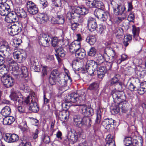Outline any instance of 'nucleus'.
Listing matches in <instances>:
<instances>
[{"label": "nucleus", "instance_id": "nucleus-1", "mask_svg": "<svg viewBox=\"0 0 146 146\" xmlns=\"http://www.w3.org/2000/svg\"><path fill=\"white\" fill-rule=\"evenodd\" d=\"M120 75L116 74L110 80V82L111 86L118 85V91L116 90L112 91L111 95L115 105L113 108V110L115 113H118L121 110L123 112H125L127 110L128 102L126 100V97L122 90V83L120 81Z\"/></svg>", "mask_w": 146, "mask_h": 146}, {"label": "nucleus", "instance_id": "nucleus-2", "mask_svg": "<svg viewBox=\"0 0 146 146\" xmlns=\"http://www.w3.org/2000/svg\"><path fill=\"white\" fill-rule=\"evenodd\" d=\"M37 100L36 94L34 92H33L30 94L29 96L25 98L24 102L27 104H29V110L35 113L39 110V107L36 102Z\"/></svg>", "mask_w": 146, "mask_h": 146}, {"label": "nucleus", "instance_id": "nucleus-3", "mask_svg": "<svg viewBox=\"0 0 146 146\" xmlns=\"http://www.w3.org/2000/svg\"><path fill=\"white\" fill-rule=\"evenodd\" d=\"M74 124L76 126L81 127L82 126H90L91 123V119L87 117H81L79 115L74 117Z\"/></svg>", "mask_w": 146, "mask_h": 146}, {"label": "nucleus", "instance_id": "nucleus-4", "mask_svg": "<svg viewBox=\"0 0 146 146\" xmlns=\"http://www.w3.org/2000/svg\"><path fill=\"white\" fill-rule=\"evenodd\" d=\"M85 99L86 96L85 95L79 96L78 94L75 93L70 94L66 98H65V101L68 103L80 102L82 100H84Z\"/></svg>", "mask_w": 146, "mask_h": 146}, {"label": "nucleus", "instance_id": "nucleus-5", "mask_svg": "<svg viewBox=\"0 0 146 146\" xmlns=\"http://www.w3.org/2000/svg\"><path fill=\"white\" fill-rule=\"evenodd\" d=\"M0 48V59L7 58L10 55L11 50L7 42H4L2 44Z\"/></svg>", "mask_w": 146, "mask_h": 146}, {"label": "nucleus", "instance_id": "nucleus-6", "mask_svg": "<svg viewBox=\"0 0 146 146\" xmlns=\"http://www.w3.org/2000/svg\"><path fill=\"white\" fill-rule=\"evenodd\" d=\"M118 2V0H116L115 1H112L111 2V4L113 6L114 14L116 15H123L124 14H126L125 7L120 3H117Z\"/></svg>", "mask_w": 146, "mask_h": 146}, {"label": "nucleus", "instance_id": "nucleus-7", "mask_svg": "<svg viewBox=\"0 0 146 146\" xmlns=\"http://www.w3.org/2000/svg\"><path fill=\"white\" fill-rule=\"evenodd\" d=\"M95 16L101 21H106L109 15L108 12H104V10L96 9L94 12Z\"/></svg>", "mask_w": 146, "mask_h": 146}, {"label": "nucleus", "instance_id": "nucleus-8", "mask_svg": "<svg viewBox=\"0 0 146 146\" xmlns=\"http://www.w3.org/2000/svg\"><path fill=\"white\" fill-rule=\"evenodd\" d=\"M1 80L5 86L7 88L13 86L15 83V80L13 78L7 74L4 75L2 76Z\"/></svg>", "mask_w": 146, "mask_h": 146}, {"label": "nucleus", "instance_id": "nucleus-9", "mask_svg": "<svg viewBox=\"0 0 146 146\" xmlns=\"http://www.w3.org/2000/svg\"><path fill=\"white\" fill-rule=\"evenodd\" d=\"M21 26H19V25L16 24L9 25L8 27L7 31L8 33L11 36H14L18 35L22 31Z\"/></svg>", "mask_w": 146, "mask_h": 146}, {"label": "nucleus", "instance_id": "nucleus-10", "mask_svg": "<svg viewBox=\"0 0 146 146\" xmlns=\"http://www.w3.org/2000/svg\"><path fill=\"white\" fill-rule=\"evenodd\" d=\"M59 72L56 69L52 71L49 78V82L51 85H54L59 77Z\"/></svg>", "mask_w": 146, "mask_h": 146}, {"label": "nucleus", "instance_id": "nucleus-11", "mask_svg": "<svg viewBox=\"0 0 146 146\" xmlns=\"http://www.w3.org/2000/svg\"><path fill=\"white\" fill-rule=\"evenodd\" d=\"M26 5L28 12L32 15L36 14L38 11V9L36 5L31 1L27 2Z\"/></svg>", "mask_w": 146, "mask_h": 146}, {"label": "nucleus", "instance_id": "nucleus-12", "mask_svg": "<svg viewBox=\"0 0 146 146\" xmlns=\"http://www.w3.org/2000/svg\"><path fill=\"white\" fill-rule=\"evenodd\" d=\"M51 38V37L48 35L42 34L41 39L39 41L40 45L45 47H47L50 45L49 41Z\"/></svg>", "mask_w": 146, "mask_h": 146}, {"label": "nucleus", "instance_id": "nucleus-13", "mask_svg": "<svg viewBox=\"0 0 146 146\" xmlns=\"http://www.w3.org/2000/svg\"><path fill=\"white\" fill-rule=\"evenodd\" d=\"M7 66L10 70L17 72L19 67L17 63L15 62L11 58H9L6 61Z\"/></svg>", "mask_w": 146, "mask_h": 146}, {"label": "nucleus", "instance_id": "nucleus-14", "mask_svg": "<svg viewBox=\"0 0 146 146\" xmlns=\"http://www.w3.org/2000/svg\"><path fill=\"white\" fill-rule=\"evenodd\" d=\"M19 139L18 135L15 134L7 133L4 137V139L6 142L9 143H13L17 141Z\"/></svg>", "mask_w": 146, "mask_h": 146}, {"label": "nucleus", "instance_id": "nucleus-15", "mask_svg": "<svg viewBox=\"0 0 146 146\" xmlns=\"http://www.w3.org/2000/svg\"><path fill=\"white\" fill-rule=\"evenodd\" d=\"M5 20L8 23L15 22L18 21V16L15 12L11 11L6 16Z\"/></svg>", "mask_w": 146, "mask_h": 146}, {"label": "nucleus", "instance_id": "nucleus-16", "mask_svg": "<svg viewBox=\"0 0 146 146\" xmlns=\"http://www.w3.org/2000/svg\"><path fill=\"white\" fill-rule=\"evenodd\" d=\"M11 11L10 6L7 3L1 4L0 5V15H1L7 16Z\"/></svg>", "mask_w": 146, "mask_h": 146}, {"label": "nucleus", "instance_id": "nucleus-17", "mask_svg": "<svg viewBox=\"0 0 146 146\" xmlns=\"http://www.w3.org/2000/svg\"><path fill=\"white\" fill-rule=\"evenodd\" d=\"M69 48L70 52L75 53L81 48L80 42L77 40L72 42L69 45Z\"/></svg>", "mask_w": 146, "mask_h": 146}, {"label": "nucleus", "instance_id": "nucleus-18", "mask_svg": "<svg viewBox=\"0 0 146 146\" xmlns=\"http://www.w3.org/2000/svg\"><path fill=\"white\" fill-rule=\"evenodd\" d=\"M87 25L89 30L91 32L94 31L97 26L96 20L92 17L88 19Z\"/></svg>", "mask_w": 146, "mask_h": 146}, {"label": "nucleus", "instance_id": "nucleus-19", "mask_svg": "<svg viewBox=\"0 0 146 146\" xmlns=\"http://www.w3.org/2000/svg\"><path fill=\"white\" fill-rule=\"evenodd\" d=\"M79 15L76 13L74 7H72L70 8V11L68 12L66 15V18L69 20L72 19H78Z\"/></svg>", "mask_w": 146, "mask_h": 146}, {"label": "nucleus", "instance_id": "nucleus-20", "mask_svg": "<svg viewBox=\"0 0 146 146\" xmlns=\"http://www.w3.org/2000/svg\"><path fill=\"white\" fill-rule=\"evenodd\" d=\"M55 50L56 53L55 54V56L58 62H61V59L60 57L61 58L64 57L66 55V52L63 48L60 47L55 49Z\"/></svg>", "mask_w": 146, "mask_h": 146}, {"label": "nucleus", "instance_id": "nucleus-21", "mask_svg": "<svg viewBox=\"0 0 146 146\" xmlns=\"http://www.w3.org/2000/svg\"><path fill=\"white\" fill-rule=\"evenodd\" d=\"M74 9L76 13L79 15L78 19L80 17V15H85L88 12V10L83 6L74 7Z\"/></svg>", "mask_w": 146, "mask_h": 146}, {"label": "nucleus", "instance_id": "nucleus-22", "mask_svg": "<svg viewBox=\"0 0 146 146\" xmlns=\"http://www.w3.org/2000/svg\"><path fill=\"white\" fill-rule=\"evenodd\" d=\"M96 59L99 64H100L102 63L105 61L108 62L110 59V58L106 53H105L103 55L99 53L97 55Z\"/></svg>", "mask_w": 146, "mask_h": 146}, {"label": "nucleus", "instance_id": "nucleus-23", "mask_svg": "<svg viewBox=\"0 0 146 146\" xmlns=\"http://www.w3.org/2000/svg\"><path fill=\"white\" fill-rule=\"evenodd\" d=\"M64 19L62 15H57L56 19L52 17L51 19V22L54 24H62L64 22Z\"/></svg>", "mask_w": 146, "mask_h": 146}, {"label": "nucleus", "instance_id": "nucleus-24", "mask_svg": "<svg viewBox=\"0 0 146 146\" xmlns=\"http://www.w3.org/2000/svg\"><path fill=\"white\" fill-rule=\"evenodd\" d=\"M80 109L81 112L85 116L92 115V114L91 111H93V110L88 108L86 105H82L81 106Z\"/></svg>", "mask_w": 146, "mask_h": 146}, {"label": "nucleus", "instance_id": "nucleus-25", "mask_svg": "<svg viewBox=\"0 0 146 146\" xmlns=\"http://www.w3.org/2000/svg\"><path fill=\"white\" fill-rule=\"evenodd\" d=\"M113 120L112 119L107 118L102 122V124L106 129H109L113 123Z\"/></svg>", "mask_w": 146, "mask_h": 146}, {"label": "nucleus", "instance_id": "nucleus-26", "mask_svg": "<svg viewBox=\"0 0 146 146\" xmlns=\"http://www.w3.org/2000/svg\"><path fill=\"white\" fill-rule=\"evenodd\" d=\"M140 31V29L139 27H136L134 25L132 26V32L133 38L136 41L140 39L139 36Z\"/></svg>", "mask_w": 146, "mask_h": 146}, {"label": "nucleus", "instance_id": "nucleus-27", "mask_svg": "<svg viewBox=\"0 0 146 146\" xmlns=\"http://www.w3.org/2000/svg\"><path fill=\"white\" fill-rule=\"evenodd\" d=\"M97 69V76L98 78L102 79L106 73V69L104 66L99 65Z\"/></svg>", "mask_w": 146, "mask_h": 146}, {"label": "nucleus", "instance_id": "nucleus-28", "mask_svg": "<svg viewBox=\"0 0 146 146\" xmlns=\"http://www.w3.org/2000/svg\"><path fill=\"white\" fill-rule=\"evenodd\" d=\"M37 19L39 23L42 24L47 22L49 18L46 14L40 13L38 15Z\"/></svg>", "mask_w": 146, "mask_h": 146}, {"label": "nucleus", "instance_id": "nucleus-29", "mask_svg": "<svg viewBox=\"0 0 146 146\" xmlns=\"http://www.w3.org/2000/svg\"><path fill=\"white\" fill-rule=\"evenodd\" d=\"M99 65L97 63L92 60H88L87 62L85 67L93 68L94 69H98Z\"/></svg>", "mask_w": 146, "mask_h": 146}, {"label": "nucleus", "instance_id": "nucleus-30", "mask_svg": "<svg viewBox=\"0 0 146 146\" xmlns=\"http://www.w3.org/2000/svg\"><path fill=\"white\" fill-rule=\"evenodd\" d=\"M11 112L10 108L8 106L4 107L1 110V113L3 116L5 117L9 115Z\"/></svg>", "mask_w": 146, "mask_h": 146}, {"label": "nucleus", "instance_id": "nucleus-31", "mask_svg": "<svg viewBox=\"0 0 146 146\" xmlns=\"http://www.w3.org/2000/svg\"><path fill=\"white\" fill-rule=\"evenodd\" d=\"M17 15L21 18H25L26 17L27 14L24 10L21 8H18L16 10Z\"/></svg>", "mask_w": 146, "mask_h": 146}, {"label": "nucleus", "instance_id": "nucleus-32", "mask_svg": "<svg viewBox=\"0 0 146 146\" xmlns=\"http://www.w3.org/2000/svg\"><path fill=\"white\" fill-rule=\"evenodd\" d=\"M15 120V118L12 116L5 117L3 120V123L4 125H10Z\"/></svg>", "mask_w": 146, "mask_h": 146}, {"label": "nucleus", "instance_id": "nucleus-33", "mask_svg": "<svg viewBox=\"0 0 146 146\" xmlns=\"http://www.w3.org/2000/svg\"><path fill=\"white\" fill-rule=\"evenodd\" d=\"M132 40V36L130 34H127L124 36L123 40V45L125 46H127Z\"/></svg>", "mask_w": 146, "mask_h": 146}, {"label": "nucleus", "instance_id": "nucleus-34", "mask_svg": "<svg viewBox=\"0 0 146 146\" xmlns=\"http://www.w3.org/2000/svg\"><path fill=\"white\" fill-rule=\"evenodd\" d=\"M13 56L15 60H22L25 59V57L23 55V54L18 50L16 51L13 53Z\"/></svg>", "mask_w": 146, "mask_h": 146}, {"label": "nucleus", "instance_id": "nucleus-35", "mask_svg": "<svg viewBox=\"0 0 146 146\" xmlns=\"http://www.w3.org/2000/svg\"><path fill=\"white\" fill-rule=\"evenodd\" d=\"M86 55V52L85 50L81 48L75 53L76 56L80 59H82L84 58Z\"/></svg>", "mask_w": 146, "mask_h": 146}, {"label": "nucleus", "instance_id": "nucleus-36", "mask_svg": "<svg viewBox=\"0 0 146 146\" xmlns=\"http://www.w3.org/2000/svg\"><path fill=\"white\" fill-rule=\"evenodd\" d=\"M69 116V113L68 111H66L65 112H60L59 113V118L61 120L64 119L67 120L68 119Z\"/></svg>", "mask_w": 146, "mask_h": 146}, {"label": "nucleus", "instance_id": "nucleus-37", "mask_svg": "<svg viewBox=\"0 0 146 146\" xmlns=\"http://www.w3.org/2000/svg\"><path fill=\"white\" fill-rule=\"evenodd\" d=\"M31 68L32 70L36 72H38L40 71L39 66L38 65V63L35 61L31 62Z\"/></svg>", "mask_w": 146, "mask_h": 146}, {"label": "nucleus", "instance_id": "nucleus-38", "mask_svg": "<svg viewBox=\"0 0 146 146\" xmlns=\"http://www.w3.org/2000/svg\"><path fill=\"white\" fill-rule=\"evenodd\" d=\"M106 140L107 141L106 143L109 144L111 145H115V143L113 139V137L112 135L109 134L107 135Z\"/></svg>", "mask_w": 146, "mask_h": 146}, {"label": "nucleus", "instance_id": "nucleus-39", "mask_svg": "<svg viewBox=\"0 0 146 146\" xmlns=\"http://www.w3.org/2000/svg\"><path fill=\"white\" fill-rule=\"evenodd\" d=\"M143 144V141L141 137H140L138 140L133 139L132 145L133 146H142Z\"/></svg>", "mask_w": 146, "mask_h": 146}, {"label": "nucleus", "instance_id": "nucleus-40", "mask_svg": "<svg viewBox=\"0 0 146 146\" xmlns=\"http://www.w3.org/2000/svg\"><path fill=\"white\" fill-rule=\"evenodd\" d=\"M86 41L90 45H93L96 42V39L95 36L89 35L86 38Z\"/></svg>", "mask_w": 146, "mask_h": 146}, {"label": "nucleus", "instance_id": "nucleus-41", "mask_svg": "<svg viewBox=\"0 0 146 146\" xmlns=\"http://www.w3.org/2000/svg\"><path fill=\"white\" fill-rule=\"evenodd\" d=\"M68 139L71 140L72 142H75L77 141L78 139L77 133H70L68 135Z\"/></svg>", "mask_w": 146, "mask_h": 146}, {"label": "nucleus", "instance_id": "nucleus-42", "mask_svg": "<svg viewBox=\"0 0 146 146\" xmlns=\"http://www.w3.org/2000/svg\"><path fill=\"white\" fill-rule=\"evenodd\" d=\"M54 5L57 7L62 6L63 3L66 2V0H52Z\"/></svg>", "mask_w": 146, "mask_h": 146}, {"label": "nucleus", "instance_id": "nucleus-43", "mask_svg": "<svg viewBox=\"0 0 146 146\" xmlns=\"http://www.w3.org/2000/svg\"><path fill=\"white\" fill-rule=\"evenodd\" d=\"M113 33L117 34V36H122L123 34V29L119 27H115L113 30Z\"/></svg>", "mask_w": 146, "mask_h": 146}, {"label": "nucleus", "instance_id": "nucleus-44", "mask_svg": "<svg viewBox=\"0 0 146 146\" xmlns=\"http://www.w3.org/2000/svg\"><path fill=\"white\" fill-rule=\"evenodd\" d=\"M95 7H98L97 9L104 10V6L103 3L101 1H96Z\"/></svg>", "mask_w": 146, "mask_h": 146}, {"label": "nucleus", "instance_id": "nucleus-45", "mask_svg": "<svg viewBox=\"0 0 146 146\" xmlns=\"http://www.w3.org/2000/svg\"><path fill=\"white\" fill-rule=\"evenodd\" d=\"M22 77L26 78L28 76V72L27 67L22 66L21 68Z\"/></svg>", "mask_w": 146, "mask_h": 146}, {"label": "nucleus", "instance_id": "nucleus-46", "mask_svg": "<svg viewBox=\"0 0 146 146\" xmlns=\"http://www.w3.org/2000/svg\"><path fill=\"white\" fill-rule=\"evenodd\" d=\"M99 87V84L97 82H94L91 84L90 85L88 89L92 91H96Z\"/></svg>", "mask_w": 146, "mask_h": 146}, {"label": "nucleus", "instance_id": "nucleus-47", "mask_svg": "<svg viewBox=\"0 0 146 146\" xmlns=\"http://www.w3.org/2000/svg\"><path fill=\"white\" fill-rule=\"evenodd\" d=\"M86 4L89 7H95L96 0H86Z\"/></svg>", "mask_w": 146, "mask_h": 146}, {"label": "nucleus", "instance_id": "nucleus-48", "mask_svg": "<svg viewBox=\"0 0 146 146\" xmlns=\"http://www.w3.org/2000/svg\"><path fill=\"white\" fill-rule=\"evenodd\" d=\"M10 97L11 99L14 101H18V102L19 103L22 102L23 103H24V100L21 101L19 100L18 96L16 94H12L11 95Z\"/></svg>", "mask_w": 146, "mask_h": 146}, {"label": "nucleus", "instance_id": "nucleus-49", "mask_svg": "<svg viewBox=\"0 0 146 146\" xmlns=\"http://www.w3.org/2000/svg\"><path fill=\"white\" fill-rule=\"evenodd\" d=\"M133 139L130 137L125 138L124 140L125 145L126 146H128L129 145H132Z\"/></svg>", "mask_w": 146, "mask_h": 146}, {"label": "nucleus", "instance_id": "nucleus-50", "mask_svg": "<svg viewBox=\"0 0 146 146\" xmlns=\"http://www.w3.org/2000/svg\"><path fill=\"white\" fill-rule=\"evenodd\" d=\"M96 69H94L93 68L85 67V69L87 73L90 76H93L94 75V71Z\"/></svg>", "mask_w": 146, "mask_h": 146}, {"label": "nucleus", "instance_id": "nucleus-51", "mask_svg": "<svg viewBox=\"0 0 146 146\" xmlns=\"http://www.w3.org/2000/svg\"><path fill=\"white\" fill-rule=\"evenodd\" d=\"M50 42L52 46L54 47L56 46L58 42L57 37H51V38L50 39Z\"/></svg>", "mask_w": 146, "mask_h": 146}, {"label": "nucleus", "instance_id": "nucleus-52", "mask_svg": "<svg viewBox=\"0 0 146 146\" xmlns=\"http://www.w3.org/2000/svg\"><path fill=\"white\" fill-rule=\"evenodd\" d=\"M41 67L42 69V76H44L47 74V70L48 69V67L46 66L42 65H41Z\"/></svg>", "mask_w": 146, "mask_h": 146}, {"label": "nucleus", "instance_id": "nucleus-53", "mask_svg": "<svg viewBox=\"0 0 146 146\" xmlns=\"http://www.w3.org/2000/svg\"><path fill=\"white\" fill-rule=\"evenodd\" d=\"M41 139L43 142L48 143L50 142V139L48 136L44 134L42 135L41 137Z\"/></svg>", "mask_w": 146, "mask_h": 146}, {"label": "nucleus", "instance_id": "nucleus-54", "mask_svg": "<svg viewBox=\"0 0 146 146\" xmlns=\"http://www.w3.org/2000/svg\"><path fill=\"white\" fill-rule=\"evenodd\" d=\"M96 49L94 47H92L88 52V54L89 56H93L96 54Z\"/></svg>", "mask_w": 146, "mask_h": 146}, {"label": "nucleus", "instance_id": "nucleus-55", "mask_svg": "<svg viewBox=\"0 0 146 146\" xmlns=\"http://www.w3.org/2000/svg\"><path fill=\"white\" fill-rule=\"evenodd\" d=\"M99 27L98 30V33L100 35L103 34L104 33L106 29L105 26L102 25H100Z\"/></svg>", "mask_w": 146, "mask_h": 146}, {"label": "nucleus", "instance_id": "nucleus-56", "mask_svg": "<svg viewBox=\"0 0 146 146\" xmlns=\"http://www.w3.org/2000/svg\"><path fill=\"white\" fill-rule=\"evenodd\" d=\"M121 17H118L116 19L115 22L116 23L119 24L125 19L126 17V14H124L123 15H121Z\"/></svg>", "mask_w": 146, "mask_h": 146}, {"label": "nucleus", "instance_id": "nucleus-57", "mask_svg": "<svg viewBox=\"0 0 146 146\" xmlns=\"http://www.w3.org/2000/svg\"><path fill=\"white\" fill-rule=\"evenodd\" d=\"M136 89L138 93L141 95L143 94L146 92V91L144 89V88L141 86H140V87H138V88Z\"/></svg>", "mask_w": 146, "mask_h": 146}, {"label": "nucleus", "instance_id": "nucleus-58", "mask_svg": "<svg viewBox=\"0 0 146 146\" xmlns=\"http://www.w3.org/2000/svg\"><path fill=\"white\" fill-rule=\"evenodd\" d=\"M110 58L108 62H106L107 63L105 66H104L105 67L106 70H110L112 67L113 62L110 61Z\"/></svg>", "mask_w": 146, "mask_h": 146}, {"label": "nucleus", "instance_id": "nucleus-59", "mask_svg": "<svg viewBox=\"0 0 146 146\" xmlns=\"http://www.w3.org/2000/svg\"><path fill=\"white\" fill-rule=\"evenodd\" d=\"M26 137L24 136L23 138V140H22V143L24 144L23 146H31V144L29 142L27 141L26 140Z\"/></svg>", "mask_w": 146, "mask_h": 146}, {"label": "nucleus", "instance_id": "nucleus-60", "mask_svg": "<svg viewBox=\"0 0 146 146\" xmlns=\"http://www.w3.org/2000/svg\"><path fill=\"white\" fill-rule=\"evenodd\" d=\"M135 18L134 14L133 13H130L127 18L129 22H133Z\"/></svg>", "mask_w": 146, "mask_h": 146}, {"label": "nucleus", "instance_id": "nucleus-61", "mask_svg": "<svg viewBox=\"0 0 146 146\" xmlns=\"http://www.w3.org/2000/svg\"><path fill=\"white\" fill-rule=\"evenodd\" d=\"M128 88L131 91H133L135 90V89H136L137 88L133 84L130 82L128 86Z\"/></svg>", "mask_w": 146, "mask_h": 146}, {"label": "nucleus", "instance_id": "nucleus-62", "mask_svg": "<svg viewBox=\"0 0 146 146\" xmlns=\"http://www.w3.org/2000/svg\"><path fill=\"white\" fill-rule=\"evenodd\" d=\"M78 25L79 24L76 23L74 22L72 23L71 24V28L72 29L73 31L76 30Z\"/></svg>", "mask_w": 146, "mask_h": 146}, {"label": "nucleus", "instance_id": "nucleus-63", "mask_svg": "<svg viewBox=\"0 0 146 146\" xmlns=\"http://www.w3.org/2000/svg\"><path fill=\"white\" fill-rule=\"evenodd\" d=\"M103 109L100 108H98L96 111V115L101 117Z\"/></svg>", "mask_w": 146, "mask_h": 146}, {"label": "nucleus", "instance_id": "nucleus-64", "mask_svg": "<svg viewBox=\"0 0 146 146\" xmlns=\"http://www.w3.org/2000/svg\"><path fill=\"white\" fill-rule=\"evenodd\" d=\"M40 1V3L42 5L43 8L47 6L48 3L46 0H39Z\"/></svg>", "mask_w": 146, "mask_h": 146}]
</instances>
